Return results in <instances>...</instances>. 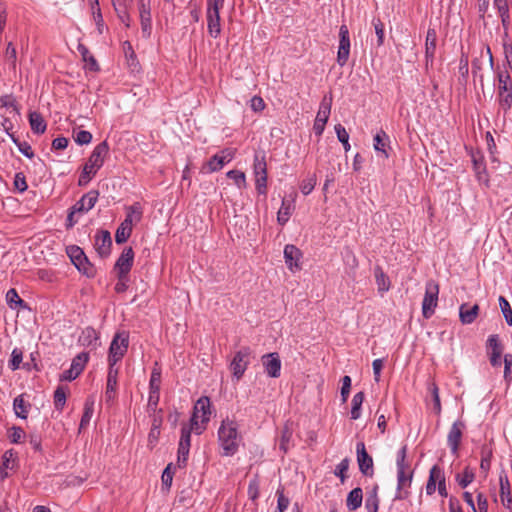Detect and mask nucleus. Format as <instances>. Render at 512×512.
I'll use <instances>...</instances> for the list:
<instances>
[{
    "mask_svg": "<svg viewBox=\"0 0 512 512\" xmlns=\"http://www.w3.org/2000/svg\"><path fill=\"white\" fill-rule=\"evenodd\" d=\"M262 364L265 372L273 378L280 376L281 361L277 353H269L262 356Z\"/></svg>",
    "mask_w": 512,
    "mask_h": 512,
    "instance_id": "obj_17",
    "label": "nucleus"
},
{
    "mask_svg": "<svg viewBox=\"0 0 512 512\" xmlns=\"http://www.w3.org/2000/svg\"><path fill=\"white\" fill-rule=\"evenodd\" d=\"M133 0H112V5L117 16H125V11H128V8L131 7Z\"/></svg>",
    "mask_w": 512,
    "mask_h": 512,
    "instance_id": "obj_44",
    "label": "nucleus"
},
{
    "mask_svg": "<svg viewBox=\"0 0 512 512\" xmlns=\"http://www.w3.org/2000/svg\"><path fill=\"white\" fill-rule=\"evenodd\" d=\"M88 359H89V354L86 353V352H82V353H79L73 360H72V363H71V368L76 371L78 374H80L86 363L88 362Z\"/></svg>",
    "mask_w": 512,
    "mask_h": 512,
    "instance_id": "obj_40",
    "label": "nucleus"
},
{
    "mask_svg": "<svg viewBox=\"0 0 512 512\" xmlns=\"http://www.w3.org/2000/svg\"><path fill=\"white\" fill-rule=\"evenodd\" d=\"M500 496L505 507L511 508L512 498L510 496V483L507 476H500Z\"/></svg>",
    "mask_w": 512,
    "mask_h": 512,
    "instance_id": "obj_32",
    "label": "nucleus"
},
{
    "mask_svg": "<svg viewBox=\"0 0 512 512\" xmlns=\"http://www.w3.org/2000/svg\"><path fill=\"white\" fill-rule=\"evenodd\" d=\"M117 377H118V368L115 366H109L108 375H107V385L105 391V399L106 402L112 403L116 398V390H117Z\"/></svg>",
    "mask_w": 512,
    "mask_h": 512,
    "instance_id": "obj_20",
    "label": "nucleus"
},
{
    "mask_svg": "<svg viewBox=\"0 0 512 512\" xmlns=\"http://www.w3.org/2000/svg\"><path fill=\"white\" fill-rule=\"evenodd\" d=\"M161 371L159 368H153L151 372L149 391H160Z\"/></svg>",
    "mask_w": 512,
    "mask_h": 512,
    "instance_id": "obj_45",
    "label": "nucleus"
},
{
    "mask_svg": "<svg viewBox=\"0 0 512 512\" xmlns=\"http://www.w3.org/2000/svg\"><path fill=\"white\" fill-rule=\"evenodd\" d=\"M129 346V334L121 331L115 334L109 348V366H115L126 354Z\"/></svg>",
    "mask_w": 512,
    "mask_h": 512,
    "instance_id": "obj_5",
    "label": "nucleus"
},
{
    "mask_svg": "<svg viewBox=\"0 0 512 512\" xmlns=\"http://www.w3.org/2000/svg\"><path fill=\"white\" fill-rule=\"evenodd\" d=\"M227 177L232 179L235 183V185L239 188H245L246 187V176L243 172L238 170H230L227 172Z\"/></svg>",
    "mask_w": 512,
    "mask_h": 512,
    "instance_id": "obj_43",
    "label": "nucleus"
},
{
    "mask_svg": "<svg viewBox=\"0 0 512 512\" xmlns=\"http://www.w3.org/2000/svg\"><path fill=\"white\" fill-rule=\"evenodd\" d=\"M379 507V499L376 490L369 494L365 501V508L368 512H377Z\"/></svg>",
    "mask_w": 512,
    "mask_h": 512,
    "instance_id": "obj_48",
    "label": "nucleus"
},
{
    "mask_svg": "<svg viewBox=\"0 0 512 512\" xmlns=\"http://www.w3.org/2000/svg\"><path fill=\"white\" fill-rule=\"evenodd\" d=\"M67 253L76 267H82L83 263H87V257L78 246L69 247Z\"/></svg>",
    "mask_w": 512,
    "mask_h": 512,
    "instance_id": "obj_35",
    "label": "nucleus"
},
{
    "mask_svg": "<svg viewBox=\"0 0 512 512\" xmlns=\"http://www.w3.org/2000/svg\"><path fill=\"white\" fill-rule=\"evenodd\" d=\"M487 348L489 353L490 363L493 367L501 365V356L503 352L502 345L499 342L498 335H490L487 340Z\"/></svg>",
    "mask_w": 512,
    "mask_h": 512,
    "instance_id": "obj_16",
    "label": "nucleus"
},
{
    "mask_svg": "<svg viewBox=\"0 0 512 512\" xmlns=\"http://www.w3.org/2000/svg\"><path fill=\"white\" fill-rule=\"evenodd\" d=\"M191 425L189 427L183 426L181 429V437L179 441L180 446H185L190 448V437H191Z\"/></svg>",
    "mask_w": 512,
    "mask_h": 512,
    "instance_id": "obj_55",
    "label": "nucleus"
},
{
    "mask_svg": "<svg viewBox=\"0 0 512 512\" xmlns=\"http://www.w3.org/2000/svg\"><path fill=\"white\" fill-rule=\"evenodd\" d=\"M375 276H376V282L378 285V290L380 292L388 291L390 288V281H389L388 277L383 273V271L378 269L376 271Z\"/></svg>",
    "mask_w": 512,
    "mask_h": 512,
    "instance_id": "obj_46",
    "label": "nucleus"
},
{
    "mask_svg": "<svg viewBox=\"0 0 512 512\" xmlns=\"http://www.w3.org/2000/svg\"><path fill=\"white\" fill-rule=\"evenodd\" d=\"M498 300L501 312L505 318L506 323L509 326H512V309L509 302L503 296H500Z\"/></svg>",
    "mask_w": 512,
    "mask_h": 512,
    "instance_id": "obj_42",
    "label": "nucleus"
},
{
    "mask_svg": "<svg viewBox=\"0 0 512 512\" xmlns=\"http://www.w3.org/2000/svg\"><path fill=\"white\" fill-rule=\"evenodd\" d=\"M504 378L510 382L512 380V355L507 354L504 356Z\"/></svg>",
    "mask_w": 512,
    "mask_h": 512,
    "instance_id": "obj_56",
    "label": "nucleus"
},
{
    "mask_svg": "<svg viewBox=\"0 0 512 512\" xmlns=\"http://www.w3.org/2000/svg\"><path fill=\"white\" fill-rule=\"evenodd\" d=\"M388 142H389V137L383 130L379 131L374 136V149L376 151L381 152L385 158H388V153L386 152V149H385Z\"/></svg>",
    "mask_w": 512,
    "mask_h": 512,
    "instance_id": "obj_36",
    "label": "nucleus"
},
{
    "mask_svg": "<svg viewBox=\"0 0 512 512\" xmlns=\"http://www.w3.org/2000/svg\"><path fill=\"white\" fill-rule=\"evenodd\" d=\"M349 468V460L347 458L343 459L336 467L335 475L340 477L341 480L345 478V473Z\"/></svg>",
    "mask_w": 512,
    "mask_h": 512,
    "instance_id": "obj_62",
    "label": "nucleus"
},
{
    "mask_svg": "<svg viewBox=\"0 0 512 512\" xmlns=\"http://www.w3.org/2000/svg\"><path fill=\"white\" fill-rule=\"evenodd\" d=\"M93 412H94V402L89 401V400L86 401L85 407H84V412H83V415H82V418L80 421V430L85 428L89 424V422L92 418Z\"/></svg>",
    "mask_w": 512,
    "mask_h": 512,
    "instance_id": "obj_41",
    "label": "nucleus"
},
{
    "mask_svg": "<svg viewBox=\"0 0 512 512\" xmlns=\"http://www.w3.org/2000/svg\"><path fill=\"white\" fill-rule=\"evenodd\" d=\"M302 256L301 251L292 244H288L284 248V258L287 264V267L290 271L299 270L301 267L299 265L300 258Z\"/></svg>",
    "mask_w": 512,
    "mask_h": 512,
    "instance_id": "obj_19",
    "label": "nucleus"
},
{
    "mask_svg": "<svg viewBox=\"0 0 512 512\" xmlns=\"http://www.w3.org/2000/svg\"><path fill=\"white\" fill-rule=\"evenodd\" d=\"M437 33L434 28H429L425 41V58L426 62L432 61L436 51Z\"/></svg>",
    "mask_w": 512,
    "mask_h": 512,
    "instance_id": "obj_27",
    "label": "nucleus"
},
{
    "mask_svg": "<svg viewBox=\"0 0 512 512\" xmlns=\"http://www.w3.org/2000/svg\"><path fill=\"white\" fill-rule=\"evenodd\" d=\"M499 106L505 112L512 106V80L508 73L498 75Z\"/></svg>",
    "mask_w": 512,
    "mask_h": 512,
    "instance_id": "obj_6",
    "label": "nucleus"
},
{
    "mask_svg": "<svg viewBox=\"0 0 512 512\" xmlns=\"http://www.w3.org/2000/svg\"><path fill=\"white\" fill-rule=\"evenodd\" d=\"M480 307L478 304L470 305L463 303L459 307V318L463 325L472 324L479 315Z\"/></svg>",
    "mask_w": 512,
    "mask_h": 512,
    "instance_id": "obj_18",
    "label": "nucleus"
},
{
    "mask_svg": "<svg viewBox=\"0 0 512 512\" xmlns=\"http://www.w3.org/2000/svg\"><path fill=\"white\" fill-rule=\"evenodd\" d=\"M332 98L325 96L320 103L318 113L314 122L313 130L316 135L321 136L331 112Z\"/></svg>",
    "mask_w": 512,
    "mask_h": 512,
    "instance_id": "obj_10",
    "label": "nucleus"
},
{
    "mask_svg": "<svg viewBox=\"0 0 512 512\" xmlns=\"http://www.w3.org/2000/svg\"><path fill=\"white\" fill-rule=\"evenodd\" d=\"M234 158V151L230 149L222 150L220 153L215 154L206 163L205 168L208 172H215L223 168V166Z\"/></svg>",
    "mask_w": 512,
    "mask_h": 512,
    "instance_id": "obj_13",
    "label": "nucleus"
},
{
    "mask_svg": "<svg viewBox=\"0 0 512 512\" xmlns=\"http://www.w3.org/2000/svg\"><path fill=\"white\" fill-rule=\"evenodd\" d=\"M25 436V432L21 427L13 426L9 430L8 437L12 443L18 444L21 443Z\"/></svg>",
    "mask_w": 512,
    "mask_h": 512,
    "instance_id": "obj_51",
    "label": "nucleus"
},
{
    "mask_svg": "<svg viewBox=\"0 0 512 512\" xmlns=\"http://www.w3.org/2000/svg\"><path fill=\"white\" fill-rule=\"evenodd\" d=\"M66 403V392L63 387H58L54 392V404L58 410H62Z\"/></svg>",
    "mask_w": 512,
    "mask_h": 512,
    "instance_id": "obj_50",
    "label": "nucleus"
},
{
    "mask_svg": "<svg viewBox=\"0 0 512 512\" xmlns=\"http://www.w3.org/2000/svg\"><path fill=\"white\" fill-rule=\"evenodd\" d=\"M139 14L142 33L145 37H149L152 29V21L150 6L145 3V0H140Z\"/></svg>",
    "mask_w": 512,
    "mask_h": 512,
    "instance_id": "obj_22",
    "label": "nucleus"
},
{
    "mask_svg": "<svg viewBox=\"0 0 512 512\" xmlns=\"http://www.w3.org/2000/svg\"><path fill=\"white\" fill-rule=\"evenodd\" d=\"M364 401V393L358 392L353 396L352 399V408H351V418L356 420L360 417V410L362 403Z\"/></svg>",
    "mask_w": 512,
    "mask_h": 512,
    "instance_id": "obj_39",
    "label": "nucleus"
},
{
    "mask_svg": "<svg viewBox=\"0 0 512 512\" xmlns=\"http://www.w3.org/2000/svg\"><path fill=\"white\" fill-rule=\"evenodd\" d=\"M14 186L20 192L27 190L28 186L26 183L25 176L22 173H17L14 178Z\"/></svg>",
    "mask_w": 512,
    "mask_h": 512,
    "instance_id": "obj_60",
    "label": "nucleus"
},
{
    "mask_svg": "<svg viewBox=\"0 0 512 512\" xmlns=\"http://www.w3.org/2000/svg\"><path fill=\"white\" fill-rule=\"evenodd\" d=\"M316 182H317V179H316L315 175H312V176L308 177L307 179L303 180L301 187H300L301 192L304 195L310 194L313 191V189L316 185Z\"/></svg>",
    "mask_w": 512,
    "mask_h": 512,
    "instance_id": "obj_53",
    "label": "nucleus"
},
{
    "mask_svg": "<svg viewBox=\"0 0 512 512\" xmlns=\"http://www.w3.org/2000/svg\"><path fill=\"white\" fill-rule=\"evenodd\" d=\"M265 102L260 96H254L250 100V107L254 112H261L265 109Z\"/></svg>",
    "mask_w": 512,
    "mask_h": 512,
    "instance_id": "obj_59",
    "label": "nucleus"
},
{
    "mask_svg": "<svg viewBox=\"0 0 512 512\" xmlns=\"http://www.w3.org/2000/svg\"><path fill=\"white\" fill-rule=\"evenodd\" d=\"M294 210V205L291 201L286 199L282 200L281 207L277 213V221L280 225H284Z\"/></svg>",
    "mask_w": 512,
    "mask_h": 512,
    "instance_id": "obj_33",
    "label": "nucleus"
},
{
    "mask_svg": "<svg viewBox=\"0 0 512 512\" xmlns=\"http://www.w3.org/2000/svg\"><path fill=\"white\" fill-rule=\"evenodd\" d=\"M407 448L403 446L397 453V494L395 499H406L413 479V471L406 460Z\"/></svg>",
    "mask_w": 512,
    "mask_h": 512,
    "instance_id": "obj_1",
    "label": "nucleus"
},
{
    "mask_svg": "<svg viewBox=\"0 0 512 512\" xmlns=\"http://www.w3.org/2000/svg\"><path fill=\"white\" fill-rule=\"evenodd\" d=\"M27 407L28 405L25 403L22 395L14 399L13 408L17 417L26 419L28 414Z\"/></svg>",
    "mask_w": 512,
    "mask_h": 512,
    "instance_id": "obj_38",
    "label": "nucleus"
},
{
    "mask_svg": "<svg viewBox=\"0 0 512 512\" xmlns=\"http://www.w3.org/2000/svg\"><path fill=\"white\" fill-rule=\"evenodd\" d=\"M112 245L111 235L108 231H100L95 237V248L100 256L106 257Z\"/></svg>",
    "mask_w": 512,
    "mask_h": 512,
    "instance_id": "obj_23",
    "label": "nucleus"
},
{
    "mask_svg": "<svg viewBox=\"0 0 512 512\" xmlns=\"http://www.w3.org/2000/svg\"><path fill=\"white\" fill-rule=\"evenodd\" d=\"M372 23L377 36V45L381 46L384 43V24L380 19H374Z\"/></svg>",
    "mask_w": 512,
    "mask_h": 512,
    "instance_id": "obj_54",
    "label": "nucleus"
},
{
    "mask_svg": "<svg viewBox=\"0 0 512 512\" xmlns=\"http://www.w3.org/2000/svg\"><path fill=\"white\" fill-rule=\"evenodd\" d=\"M253 172L255 177H267V163L264 153L255 154Z\"/></svg>",
    "mask_w": 512,
    "mask_h": 512,
    "instance_id": "obj_31",
    "label": "nucleus"
},
{
    "mask_svg": "<svg viewBox=\"0 0 512 512\" xmlns=\"http://www.w3.org/2000/svg\"><path fill=\"white\" fill-rule=\"evenodd\" d=\"M133 260V249L131 247L125 248L115 264V270H117V273L120 274L121 277L128 275L132 268Z\"/></svg>",
    "mask_w": 512,
    "mask_h": 512,
    "instance_id": "obj_15",
    "label": "nucleus"
},
{
    "mask_svg": "<svg viewBox=\"0 0 512 512\" xmlns=\"http://www.w3.org/2000/svg\"><path fill=\"white\" fill-rule=\"evenodd\" d=\"M335 132H336L338 140L342 144H347V140H349V134L341 124H337L335 126Z\"/></svg>",
    "mask_w": 512,
    "mask_h": 512,
    "instance_id": "obj_64",
    "label": "nucleus"
},
{
    "mask_svg": "<svg viewBox=\"0 0 512 512\" xmlns=\"http://www.w3.org/2000/svg\"><path fill=\"white\" fill-rule=\"evenodd\" d=\"M132 233V227L122 222L116 230L115 241L118 244H122L128 240Z\"/></svg>",
    "mask_w": 512,
    "mask_h": 512,
    "instance_id": "obj_37",
    "label": "nucleus"
},
{
    "mask_svg": "<svg viewBox=\"0 0 512 512\" xmlns=\"http://www.w3.org/2000/svg\"><path fill=\"white\" fill-rule=\"evenodd\" d=\"M210 415V399L206 396L200 397L194 405L193 415L191 418V429H193L196 434H201L210 420Z\"/></svg>",
    "mask_w": 512,
    "mask_h": 512,
    "instance_id": "obj_3",
    "label": "nucleus"
},
{
    "mask_svg": "<svg viewBox=\"0 0 512 512\" xmlns=\"http://www.w3.org/2000/svg\"><path fill=\"white\" fill-rule=\"evenodd\" d=\"M98 197L99 192L97 190H90L84 194L81 199L77 201L71 208V211L67 217L69 226H73L78 221V218H76L78 214H83L90 211L95 206Z\"/></svg>",
    "mask_w": 512,
    "mask_h": 512,
    "instance_id": "obj_4",
    "label": "nucleus"
},
{
    "mask_svg": "<svg viewBox=\"0 0 512 512\" xmlns=\"http://www.w3.org/2000/svg\"><path fill=\"white\" fill-rule=\"evenodd\" d=\"M494 6L498 10L505 31V35H507L510 22L508 0H494Z\"/></svg>",
    "mask_w": 512,
    "mask_h": 512,
    "instance_id": "obj_28",
    "label": "nucleus"
},
{
    "mask_svg": "<svg viewBox=\"0 0 512 512\" xmlns=\"http://www.w3.org/2000/svg\"><path fill=\"white\" fill-rule=\"evenodd\" d=\"M363 501L362 489L357 487L351 490L346 499V506L348 510L355 511L361 507Z\"/></svg>",
    "mask_w": 512,
    "mask_h": 512,
    "instance_id": "obj_29",
    "label": "nucleus"
},
{
    "mask_svg": "<svg viewBox=\"0 0 512 512\" xmlns=\"http://www.w3.org/2000/svg\"><path fill=\"white\" fill-rule=\"evenodd\" d=\"M251 349L249 347H242L233 356L229 368L232 372L233 377L238 381L244 375L251 357Z\"/></svg>",
    "mask_w": 512,
    "mask_h": 512,
    "instance_id": "obj_8",
    "label": "nucleus"
},
{
    "mask_svg": "<svg viewBox=\"0 0 512 512\" xmlns=\"http://www.w3.org/2000/svg\"><path fill=\"white\" fill-rule=\"evenodd\" d=\"M237 429L238 426L235 421L230 419L222 421L218 430V437L225 456L234 455L238 449L240 437Z\"/></svg>",
    "mask_w": 512,
    "mask_h": 512,
    "instance_id": "obj_2",
    "label": "nucleus"
},
{
    "mask_svg": "<svg viewBox=\"0 0 512 512\" xmlns=\"http://www.w3.org/2000/svg\"><path fill=\"white\" fill-rule=\"evenodd\" d=\"M29 123L33 132L37 134L44 133L46 130V123L42 115L38 112H31L29 114Z\"/></svg>",
    "mask_w": 512,
    "mask_h": 512,
    "instance_id": "obj_34",
    "label": "nucleus"
},
{
    "mask_svg": "<svg viewBox=\"0 0 512 512\" xmlns=\"http://www.w3.org/2000/svg\"><path fill=\"white\" fill-rule=\"evenodd\" d=\"M74 140L79 145H87L92 140V134L86 130L74 131Z\"/></svg>",
    "mask_w": 512,
    "mask_h": 512,
    "instance_id": "obj_49",
    "label": "nucleus"
},
{
    "mask_svg": "<svg viewBox=\"0 0 512 512\" xmlns=\"http://www.w3.org/2000/svg\"><path fill=\"white\" fill-rule=\"evenodd\" d=\"M443 474L444 473L439 466L434 465L431 468L426 484V493L428 495H432L436 491V483H439Z\"/></svg>",
    "mask_w": 512,
    "mask_h": 512,
    "instance_id": "obj_30",
    "label": "nucleus"
},
{
    "mask_svg": "<svg viewBox=\"0 0 512 512\" xmlns=\"http://www.w3.org/2000/svg\"><path fill=\"white\" fill-rule=\"evenodd\" d=\"M439 285L434 280L426 283L425 295L422 302L423 316L428 319L435 311L438 303Z\"/></svg>",
    "mask_w": 512,
    "mask_h": 512,
    "instance_id": "obj_7",
    "label": "nucleus"
},
{
    "mask_svg": "<svg viewBox=\"0 0 512 512\" xmlns=\"http://www.w3.org/2000/svg\"><path fill=\"white\" fill-rule=\"evenodd\" d=\"M142 216L143 206L140 202H135L131 206L126 207V218L123 222L132 227L133 224H137L141 221Z\"/></svg>",
    "mask_w": 512,
    "mask_h": 512,
    "instance_id": "obj_25",
    "label": "nucleus"
},
{
    "mask_svg": "<svg viewBox=\"0 0 512 512\" xmlns=\"http://www.w3.org/2000/svg\"><path fill=\"white\" fill-rule=\"evenodd\" d=\"M189 450H190L189 447L179 445L177 462L180 467L184 466L186 464V461H187L188 455H189Z\"/></svg>",
    "mask_w": 512,
    "mask_h": 512,
    "instance_id": "obj_63",
    "label": "nucleus"
},
{
    "mask_svg": "<svg viewBox=\"0 0 512 512\" xmlns=\"http://www.w3.org/2000/svg\"><path fill=\"white\" fill-rule=\"evenodd\" d=\"M456 480L458 482V484L462 487V488H465L467 487L470 483L473 482L474 480V473L466 468L462 474H458L456 476Z\"/></svg>",
    "mask_w": 512,
    "mask_h": 512,
    "instance_id": "obj_47",
    "label": "nucleus"
},
{
    "mask_svg": "<svg viewBox=\"0 0 512 512\" xmlns=\"http://www.w3.org/2000/svg\"><path fill=\"white\" fill-rule=\"evenodd\" d=\"M488 511V502L487 498L483 493H478L477 495V508L475 507L474 512H487Z\"/></svg>",
    "mask_w": 512,
    "mask_h": 512,
    "instance_id": "obj_58",
    "label": "nucleus"
},
{
    "mask_svg": "<svg viewBox=\"0 0 512 512\" xmlns=\"http://www.w3.org/2000/svg\"><path fill=\"white\" fill-rule=\"evenodd\" d=\"M350 55V37L348 27L343 24L339 28V47L337 52V63L343 67Z\"/></svg>",
    "mask_w": 512,
    "mask_h": 512,
    "instance_id": "obj_11",
    "label": "nucleus"
},
{
    "mask_svg": "<svg viewBox=\"0 0 512 512\" xmlns=\"http://www.w3.org/2000/svg\"><path fill=\"white\" fill-rule=\"evenodd\" d=\"M221 8H214L209 7L207 10V22H208V31L209 34L217 38L221 32V25H220V12Z\"/></svg>",
    "mask_w": 512,
    "mask_h": 512,
    "instance_id": "obj_21",
    "label": "nucleus"
},
{
    "mask_svg": "<svg viewBox=\"0 0 512 512\" xmlns=\"http://www.w3.org/2000/svg\"><path fill=\"white\" fill-rule=\"evenodd\" d=\"M108 151L109 146L106 141H103L100 144H98L92 151L83 169L95 175L97 171L103 166Z\"/></svg>",
    "mask_w": 512,
    "mask_h": 512,
    "instance_id": "obj_9",
    "label": "nucleus"
},
{
    "mask_svg": "<svg viewBox=\"0 0 512 512\" xmlns=\"http://www.w3.org/2000/svg\"><path fill=\"white\" fill-rule=\"evenodd\" d=\"M465 428V424L458 420L454 422L448 432L447 435V443L451 448V452L453 455L458 454V448L462 439L463 430Z\"/></svg>",
    "mask_w": 512,
    "mask_h": 512,
    "instance_id": "obj_14",
    "label": "nucleus"
},
{
    "mask_svg": "<svg viewBox=\"0 0 512 512\" xmlns=\"http://www.w3.org/2000/svg\"><path fill=\"white\" fill-rule=\"evenodd\" d=\"M22 359H23L22 351L18 348L13 349V351L11 353V360L9 362V367L12 370H17L20 367Z\"/></svg>",
    "mask_w": 512,
    "mask_h": 512,
    "instance_id": "obj_52",
    "label": "nucleus"
},
{
    "mask_svg": "<svg viewBox=\"0 0 512 512\" xmlns=\"http://www.w3.org/2000/svg\"><path fill=\"white\" fill-rule=\"evenodd\" d=\"M3 62L8 67L9 73L16 76L17 74V51L12 42L6 46L3 54Z\"/></svg>",
    "mask_w": 512,
    "mask_h": 512,
    "instance_id": "obj_24",
    "label": "nucleus"
},
{
    "mask_svg": "<svg viewBox=\"0 0 512 512\" xmlns=\"http://www.w3.org/2000/svg\"><path fill=\"white\" fill-rule=\"evenodd\" d=\"M356 453L360 471L366 476H371L373 474V459L367 453L364 442L357 443Z\"/></svg>",
    "mask_w": 512,
    "mask_h": 512,
    "instance_id": "obj_12",
    "label": "nucleus"
},
{
    "mask_svg": "<svg viewBox=\"0 0 512 512\" xmlns=\"http://www.w3.org/2000/svg\"><path fill=\"white\" fill-rule=\"evenodd\" d=\"M79 51L81 52V54L83 56V59L86 62H89L91 69L96 70L97 69V62H96L95 58L89 54V51L87 50V48L82 46V45H80L79 46Z\"/></svg>",
    "mask_w": 512,
    "mask_h": 512,
    "instance_id": "obj_61",
    "label": "nucleus"
},
{
    "mask_svg": "<svg viewBox=\"0 0 512 512\" xmlns=\"http://www.w3.org/2000/svg\"><path fill=\"white\" fill-rule=\"evenodd\" d=\"M160 399V391H149L148 410L155 411Z\"/></svg>",
    "mask_w": 512,
    "mask_h": 512,
    "instance_id": "obj_57",
    "label": "nucleus"
},
{
    "mask_svg": "<svg viewBox=\"0 0 512 512\" xmlns=\"http://www.w3.org/2000/svg\"><path fill=\"white\" fill-rule=\"evenodd\" d=\"M98 338V333L94 328L86 327L82 330L78 342L84 347L96 348Z\"/></svg>",
    "mask_w": 512,
    "mask_h": 512,
    "instance_id": "obj_26",
    "label": "nucleus"
}]
</instances>
